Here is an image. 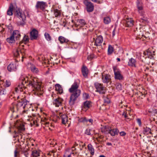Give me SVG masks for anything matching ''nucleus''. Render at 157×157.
Listing matches in <instances>:
<instances>
[{"label":"nucleus","instance_id":"nucleus-24","mask_svg":"<svg viewBox=\"0 0 157 157\" xmlns=\"http://www.w3.org/2000/svg\"><path fill=\"white\" fill-rule=\"evenodd\" d=\"M58 39L61 44L64 43H67L69 41V40L67 39L62 36H59Z\"/></svg>","mask_w":157,"mask_h":157},{"label":"nucleus","instance_id":"nucleus-63","mask_svg":"<svg viewBox=\"0 0 157 157\" xmlns=\"http://www.w3.org/2000/svg\"><path fill=\"white\" fill-rule=\"evenodd\" d=\"M93 58V57L92 56H91L90 58H89V57H88L87 58V59H92Z\"/></svg>","mask_w":157,"mask_h":157},{"label":"nucleus","instance_id":"nucleus-22","mask_svg":"<svg viewBox=\"0 0 157 157\" xmlns=\"http://www.w3.org/2000/svg\"><path fill=\"white\" fill-rule=\"evenodd\" d=\"M61 118L62 119V122L63 124H65L67 121V117L65 114H62L61 116Z\"/></svg>","mask_w":157,"mask_h":157},{"label":"nucleus","instance_id":"nucleus-62","mask_svg":"<svg viewBox=\"0 0 157 157\" xmlns=\"http://www.w3.org/2000/svg\"><path fill=\"white\" fill-rule=\"evenodd\" d=\"M91 1L94 2H97L98 0H91Z\"/></svg>","mask_w":157,"mask_h":157},{"label":"nucleus","instance_id":"nucleus-37","mask_svg":"<svg viewBox=\"0 0 157 157\" xmlns=\"http://www.w3.org/2000/svg\"><path fill=\"white\" fill-rule=\"evenodd\" d=\"M21 151L23 153L26 157H28L29 153L28 151L25 149H21Z\"/></svg>","mask_w":157,"mask_h":157},{"label":"nucleus","instance_id":"nucleus-15","mask_svg":"<svg viewBox=\"0 0 157 157\" xmlns=\"http://www.w3.org/2000/svg\"><path fill=\"white\" fill-rule=\"evenodd\" d=\"M103 41V40L102 36H98L95 40L94 45L97 46H100Z\"/></svg>","mask_w":157,"mask_h":157},{"label":"nucleus","instance_id":"nucleus-59","mask_svg":"<svg viewBox=\"0 0 157 157\" xmlns=\"http://www.w3.org/2000/svg\"><path fill=\"white\" fill-rule=\"evenodd\" d=\"M71 153L70 154L68 155H64V157H70L71 156Z\"/></svg>","mask_w":157,"mask_h":157},{"label":"nucleus","instance_id":"nucleus-26","mask_svg":"<svg viewBox=\"0 0 157 157\" xmlns=\"http://www.w3.org/2000/svg\"><path fill=\"white\" fill-rule=\"evenodd\" d=\"M91 102L89 101H86L84 102V108L88 109L91 106Z\"/></svg>","mask_w":157,"mask_h":157},{"label":"nucleus","instance_id":"nucleus-11","mask_svg":"<svg viewBox=\"0 0 157 157\" xmlns=\"http://www.w3.org/2000/svg\"><path fill=\"white\" fill-rule=\"evenodd\" d=\"M15 61L14 63H11L7 67L8 70L10 72L15 71L17 70V66H18V65H16V63L18 61L17 59H15Z\"/></svg>","mask_w":157,"mask_h":157},{"label":"nucleus","instance_id":"nucleus-40","mask_svg":"<svg viewBox=\"0 0 157 157\" xmlns=\"http://www.w3.org/2000/svg\"><path fill=\"white\" fill-rule=\"evenodd\" d=\"M78 121L80 122H88L87 119L86 117H82L78 119Z\"/></svg>","mask_w":157,"mask_h":157},{"label":"nucleus","instance_id":"nucleus-13","mask_svg":"<svg viewBox=\"0 0 157 157\" xmlns=\"http://www.w3.org/2000/svg\"><path fill=\"white\" fill-rule=\"evenodd\" d=\"M63 99L60 98H58L53 100V103L56 107H58L61 105Z\"/></svg>","mask_w":157,"mask_h":157},{"label":"nucleus","instance_id":"nucleus-4","mask_svg":"<svg viewBox=\"0 0 157 157\" xmlns=\"http://www.w3.org/2000/svg\"><path fill=\"white\" fill-rule=\"evenodd\" d=\"M29 102L27 101L25 99H21V101H18V103L17 104L16 106L13 107L12 111H13V112L17 111L19 108L22 106H23V109H25L27 105V103Z\"/></svg>","mask_w":157,"mask_h":157},{"label":"nucleus","instance_id":"nucleus-3","mask_svg":"<svg viewBox=\"0 0 157 157\" xmlns=\"http://www.w3.org/2000/svg\"><path fill=\"white\" fill-rule=\"evenodd\" d=\"M81 90H76V91L71 92V94L70 97V100L69 103L70 105H73L77 98L80 96L81 94Z\"/></svg>","mask_w":157,"mask_h":157},{"label":"nucleus","instance_id":"nucleus-14","mask_svg":"<svg viewBox=\"0 0 157 157\" xmlns=\"http://www.w3.org/2000/svg\"><path fill=\"white\" fill-rule=\"evenodd\" d=\"M79 87V84L76 82H75L71 86V87L69 89L70 92H72L76 91L78 89V88Z\"/></svg>","mask_w":157,"mask_h":157},{"label":"nucleus","instance_id":"nucleus-16","mask_svg":"<svg viewBox=\"0 0 157 157\" xmlns=\"http://www.w3.org/2000/svg\"><path fill=\"white\" fill-rule=\"evenodd\" d=\"M82 72L83 76L85 78H86L88 74V70L87 67L83 65L82 68Z\"/></svg>","mask_w":157,"mask_h":157},{"label":"nucleus","instance_id":"nucleus-10","mask_svg":"<svg viewBox=\"0 0 157 157\" xmlns=\"http://www.w3.org/2000/svg\"><path fill=\"white\" fill-rule=\"evenodd\" d=\"M154 53V51H153L152 52L150 49H149L146 52H144L143 53L144 56V58L145 59L148 58L150 59H152L153 58V55H155Z\"/></svg>","mask_w":157,"mask_h":157},{"label":"nucleus","instance_id":"nucleus-28","mask_svg":"<svg viewBox=\"0 0 157 157\" xmlns=\"http://www.w3.org/2000/svg\"><path fill=\"white\" fill-rule=\"evenodd\" d=\"M31 155L33 157H38L40 156V153L36 150H33L32 151Z\"/></svg>","mask_w":157,"mask_h":157},{"label":"nucleus","instance_id":"nucleus-8","mask_svg":"<svg viewBox=\"0 0 157 157\" xmlns=\"http://www.w3.org/2000/svg\"><path fill=\"white\" fill-rule=\"evenodd\" d=\"M84 2L86 6L87 12H92L93 11L94 6L91 2H89L86 0H85Z\"/></svg>","mask_w":157,"mask_h":157},{"label":"nucleus","instance_id":"nucleus-41","mask_svg":"<svg viewBox=\"0 0 157 157\" xmlns=\"http://www.w3.org/2000/svg\"><path fill=\"white\" fill-rule=\"evenodd\" d=\"M29 40V36H27L25 35L23 38V41L24 42H27Z\"/></svg>","mask_w":157,"mask_h":157},{"label":"nucleus","instance_id":"nucleus-64","mask_svg":"<svg viewBox=\"0 0 157 157\" xmlns=\"http://www.w3.org/2000/svg\"><path fill=\"white\" fill-rule=\"evenodd\" d=\"M72 150L74 151V150L75 149V148L74 147H73L72 148Z\"/></svg>","mask_w":157,"mask_h":157},{"label":"nucleus","instance_id":"nucleus-52","mask_svg":"<svg viewBox=\"0 0 157 157\" xmlns=\"http://www.w3.org/2000/svg\"><path fill=\"white\" fill-rule=\"evenodd\" d=\"M19 53L17 51L14 54V56L15 57H16V58H18V56H19Z\"/></svg>","mask_w":157,"mask_h":157},{"label":"nucleus","instance_id":"nucleus-49","mask_svg":"<svg viewBox=\"0 0 157 157\" xmlns=\"http://www.w3.org/2000/svg\"><path fill=\"white\" fill-rule=\"evenodd\" d=\"M105 130H106V132H106V133H108V132L109 131V130H110V128L108 126H105Z\"/></svg>","mask_w":157,"mask_h":157},{"label":"nucleus","instance_id":"nucleus-48","mask_svg":"<svg viewBox=\"0 0 157 157\" xmlns=\"http://www.w3.org/2000/svg\"><path fill=\"white\" fill-rule=\"evenodd\" d=\"M90 129H86L85 131V133L88 135H90Z\"/></svg>","mask_w":157,"mask_h":157},{"label":"nucleus","instance_id":"nucleus-58","mask_svg":"<svg viewBox=\"0 0 157 157\" xmlns=\"http://www.w3.org/2000/svg\"><path fill=\"white\" fill-rule=\"evenodd\" d=\"M112 35H113V36H114L115 35V29H114L113 31Z\"/></svg>","mask_w":157,"mask_h":157},{"label":"nucleus","instance_id":"nucleus-44","mask_svg":"<svg viewBox=\"0 0 157 157\" xmlns=\"http://www.w3.org/2000/svg\"><path fill=\"white\" fill-rule=\"evenodd\" d=\"M104 102L105 103L108 104L110 102L109 99L107 98H105L104 99Z\"/></svg>","mask_w":157,"mask_h":157},{"label":"nucleus","instance_id":"nucleus-53","mask_svg":"<svg viewBox=\"0 0 157 157\" xmlns=\"http://www.w3.org/2000/svg\"><path fill=\"white\" fill-rule=\"evenodd\" d=\"M122 115L124 116L125 118H127L128 116L126 115V113L124 112L122 113Z\"/></svg>","mask_w":157,"mask_h":157},{"label":"nucleus","instance_id":"nucleus-36","mask_svg":"<svg viewBox=\"0 0 157 157\" xmlns=\"http://www.w3.org/2000/svg\"><path fill=\"white\" fill-rule=\"evenodd\" d=\"M44 36L48 41H50L51 40V37L48 33H45L44 34Z\"/></svg>","mask_w":157,"mask_h":157},{"label":"nucleus","instance_id":"nucleus-17","mask_svg":"<svg viewBox=\"0 0 157 157\" xmlns=\"http://www.w3.org/2000/svg\"><path fill=\"white\" fill-rule=\"evenodd\" d=\"M108 133L110 134L112 136H114L118 134L119 131L117 128H114L109 130Z\"/></svg>","mask_w":157,"mask_h":157},{"label":"nucleus","instance_id":"nucleus-33","mask_svg":"<svg viewBox=\"0 0 157 157\" xmlns=\"http://www.w3.org/2000/svg\"><path fill=\"white\" fill-rule=\"evenodd\" d=\"M137 6L139 11L142 10L143 8L140 2V0H137Z\"/></svg>","mask_w":157,"mask_h":157},{"label":"nucleus","instance_id":"nucleus-46","mask_svg":"<svg viewBox=\"0 0 157 157\" xmlns=\"http://www.w3.org/2000/svg\"><path fill=\"white\" fill-rule=\"evenodd\" d=\"M89 97V95L88 94L86 93L83 94V98L85 99H86L88 98Z\"/></svg>","mask_w":157,"mask_h":157},{"label":"nucleus","instance_id":"nucleus-38","mask_svg":"<svg viewBox=\"0 0 157 157\" xmlns=\"http://www.w3.org/2000/svg\"><path fill=\"white\" fill-rule=\"evenodd\" d=\"M6 93V92L5 88H2L1 89H0V95H5Z\"/></svg>","mask_w":157,"mask_h":157},{"label":"nucleus","instance_id":"nucleus-45","mask_svg":"<svg viewBox=\"0 0 157 157\" xmlns=\"http://www.w3.org/2000/svg\"><path fill=\"white\" fill-rule=\"evenodd\" d=\"M19 152L16 149L14 151V157H19Z\"/></svg>","mask_w":157,"mask_h":157},{"label":"nucleus","instance_id":"nucleus-29","mask_svg":"<svg viewBox=\"0 0 157 157\" xmlns=\"http://www.w3.org/2000/svg\"><path fill=\"white\" fill-rule=\"evenodd\" d=\"M136 61L135 59H129L128 62V65L135 67Z\"/></svg>","mask_w":157,"mask_h":157},{"label":"nucleus","instance_id":"nucleus-61","mask_svg":"<svg viewBox=\"0 0 157 157\" xmlns=\"http://www.w3.org/2000/svg\"><path fill=\"white\" fill-rule=\"evenodd\" d=\"M99 157H106L104 155H100Z\"/></svg>","mask_w":157,"mask_h":157},{"label":"nucleus","instance_id":"nucleus-42","mask_svg":"<svg viewBox=\"0 0 157 157\" xmlns=\"http://www.w3.org/2000/svg\"><path fill=\"white\" fill-rule=\"evenodd\" d=\"M116 89L118 90H122L121 85L119 83H117L116 84Z\"/></svg>","mask_w":157,"mask_h":157},{"label":"nucleus","instance_id":"nucleus-21","mask_svg":"<svg viewBox=\"0 0 157 157\" xmlns=\"http://www.w3.org/2000/svg\"><path fill=\"white\" fill-rule=\"evenodd\" d=\"M12 35L17 40L18 39L19 37L21 36L19 31L17 30L13 31Z\"/></svg>","mask_w":157,"mask_h":157},{"label":"nucleus","instance_id":"nucleus-9","mask_svg":"<svg viewBox=\"0 0 157 157\" xmlns=\"http://www.w3.org/2000/svg\"><path fill=\"white\" fill-rule=\"evenodd\" d=\"M38 32L35 29H33L30 33V38L31 40L37 39L38 37Z\"/></svg>","mask_w":157,"mask_h":157},{"label":"nucleus","instance_id":"nucleus-34","mask_svg":"<svg viewBox=\"0 0 157 157\" xmlns=\"http://www.w3.org/2000/svg\"><path fill=\"white\" fill-rule=\"evenodd\" d=\"M53 12L55 17H57L60 15L59 11L57 9L54 10Z\"/></svg>","mask_w":157,"mask_h":157},{"label":"nucleus","instance_id":"nucleus-57","mask_svg":"<svg viewBox=\"0 0 157 157\" xmlns=\"http://www.w3.org/2000/svg\"><path fill=\"white\" fill-rule=\"evenodd\" d=\"M14 133H15V135L13 136V137L14 138H15L17 136V133L15 131H14Z\"/></svg>","mask_w":157,"mask_h":157},{"label":"nucleus","instance_id":"nucleus-6","mask_svg":"<svg viewBox=\"0 0 157 157\" xmlns=\"http://www.w3.org/2000/svg\"><path fill=\"white\" fill-rule=\"evenodd\" d=\"M113 69L115 79L119 80L123 79V77L121 73L120 70L116 66L113 67Z\"/></svg>","mask_w":157,"mask_h":157},{"label":"nucleus","instance_id":"nucleus-60","mask_svg":"<svg viewBox=\"0 0 157 157\" xmlns=\"http://www.w3.org/2000/svg\"><path fill=\"white\" fill-rule=\"evenodd\" d=\"M107 145L108 146H111L112 145V143L109 142H108L107 143Z\"/></svg>","mask_w":157,"mask_h":157},{"label":"nucleus","instance_id":"nucleus-19","mask_svg":"<svg viewBox=\"0 0 157 157\" xmlns=\"http://www.w3.org/2000/svg\"><path fill=\"white\" fill-rule=\"evenodd\" d=\"M29 65H30V68L32 71L33 73H38L39 71L35 65L31 63H29Z\"/></svg>","mask_w":157,"mask_h":157},{"label":"nucleus","instance_id":"nucleus-55","mask_svg":"<svg viewBox=\"0 0 157 157\" xmlns=\"http://www.w3.org/2000/svg\"><path fill=\"white\" fill-rule=\"evenodd\" d=\"M20 129L22 131L24 130L25 129V128H24V125H22Z\"/></svg>","mask_w":157,"mask_h":157},{"label":"nucleus","instance_id":"nucleus-7","mask_svg":"<svg viewBox=\"0 0 157 157\" xmlns=\"http://www.w3.org/2000/svg\"><path fill=\"white\" fill-rule=\"evenodd\" d=\"M94 86L97 90L96 91L101 94H104L105 93V88L103 86L102 84L96 82L94 84Z\"/></svg>","mask_w":157,"mask_h":157},{"label":"nucleus","instance_id":"nucleus-51","mask_svg":"<svg viewBox=\"0 0 157 157\" xmlns=\"http://www.w3.org/2000/svg\"><path fill=\"white\" fill-rule=\"evenodd\" d=\"M120 134L121 136H124L125 135L126 133L122 131L120 132Z\"/></svg>","mask_w":157,"mask_h":157},{"label":"nucleus","instance_id":"nucleus-12","mask_svg":"<svg viewBox=\"0 0 157 157\" xmlns=\"http://www.w3.org/2000/svg\"><path fill=\"white\" fill-rule=\"evenodd\" d=\"M102 79L104 83H108L109 82L110 84L111 82L110 76L109 75H102Z\"/></svg>","mask_w":157,"mask_h":157},{"label":"nucleus","instance_id":"nucleus-50","mask_svg":"<svg viewBox=\"0 0 157 157\" xmlns=\"http://www.w3.org/2000/svg\"><path fill=\"white\" fill-rule=\"evenodd\" d=\"M137 121L138 123V124L140 126H141V122L140 119L139 118H138L137 119Z\"/></svg>","mask_w":157,"mask_h":157},{"label":"nucleus","instance_id":"nucleus-1","mask_svg":"<svg viewBox=\"0 0 157 157\" xmlns=\"http://www.w3.org/2000/svg\"><path fill=\"white\" fill-rule=\"evenodd\" d=\"M21 84H19L17 87L15 88L16 92L20 90V91H23V89L26 88L24 86V84L29 86H31L33 88V90L34 91L35 94L42 95L43 94V88L41 87L40 84L37 81V79L36 78H29L25 76L22 75L20 78Z\"/></svg>","mask_w":157,"mask_h":157},{"label":"nucleus","instance_id":"nucleus-18","mask_svg":"<svg viewBox=\"0 0 157 157\" xmlns=\"http://www.w3.org/2000/svg\"><path fill=\"white\" fill-rule=\"evenodd\" d=\"M133 25V21L131 19H127L126 21L125 26L127 27H131Z\"/></svg>","mask_w":157,"mask_h":157},{"label":"nucleus","instance_id":"nucleus-35","mask_svg":"<svg viewBox=\"0 0 157 157\" xmlns=\"http://www.w3.org/2000/svg\"><path fill=\"white\" fill-rule=\"evenodd\" d=\"M111 21L110 18L109 17H106L104 18V22L105 24H108Z\"/></svg>","mask_w":157,"mask_h":157},{"label":"nucleus","instance_id":"nucleus-56","mask_svg":"<svg viewBox=\"0 0 157 157\" xmlns=\"http://www.w3.org/2000/svg\"><path fill=\"white\" fill-rule=\"evenodd\" d=\"M88 121H89V122L91 123H92L93 122V120L91 119H87Z\"/></svg>","mask_w":157,"mask_h":157},{"label":"nucleus","instance_id":"nucleus-54","mask_svg":"<svg viewBox=\"0 0 157 157\" xmlns=\"http://www.w3.org/2000/svg\"><path fill=\"white\" fill-rule=\"evenodd\" d=\"M55 62H54L56 64H58L59 63L60 61V60L59 59H55Z\"/></svg>","mask_w":157,"mask_h":157},{"label":"nucleus","instance_id":"nucleus-27","mask_svg":"<svg viewBox=\"0 0 157 157\" xmlns=\"http://www.w3.org/2000/svg\"><path fill=\"white\" fill-rule=\"evenodd\" d=\"M88 148L90 153L92 155H94V149L92 145L91 144H89L88 145Z\"/></svg>","mask_w":157,"mask_h":157},{"label":"nucleus","instance_id":"nucleus-5","mask_svg":"<svg viewBox=\"0 0 157 157\" xmlns=\"http://www.w3.org/2000/svg\"><path fill=\"white\" fill-rule=\"evenodd\" d=\"M47 6L46 2L43 1H37L35 5V8L37 10V13L39 12V9L42 10H44Z\"/></svg>","mask_w":157,"mask_h":157},{"label":"nucleus","instance_id":"nucleus-47","mask_svg":"<svg viewBox=\"0 0 157 157\" xmlns=\"http://www.w3.org/2000/svg\"><path fill=\"white\" fill-rule=\"evenodd\" d=\"M33 124H32V123H31V124H32V125H36V126H39V124L37 123V121L36 120H34L33 121Z\"/></svg>","mask_w":157,"mask_h":157},{"label":"nucleus","instance_id":"nucleus-25","mask_svg":"<svg viewBox=\"0 0 157 157\" xmlns=\"http://www.w3.org/2000/svg\"><path fill=\"white\" fill-rule=\"evenodd\" d=\"M140 21L141 23H143L144 24H147L148 22L147 17H141L140 20Z\"/></svg>","mask_w":157,"mask_h":157},{"label":"nucleus","instance_id":"nucleus-20","mask_svg":"<svg viewBox=\"0 0 157 157\" xmlns=\"http://www.w3.org/2000/svg\"><path fill=\"white\" fill-rule=\"evenodd\" d=\"M143 132L144 135H147L149 134H152V133L151 132V129L147 127L144 128Z\"/></svg>","mask_w":157,"mask_h":157},{"label":"nucleus","instance_id":"nucleus-39","mask_svg":"<svg viewBox=\"0 0 157 157\" xmlns=\"http://www.w3.org/2000/svg\"><path fill=\"white\" fill-rule=\"evenodd\" d=\"M11 85L10 82L9 80H6L4 82V86L5 87H7Z\"/></svg>","mask_w":157,"mask_h":157},{"label":"nucleus","instance_id":"nucleus-32","mask_svg":"<svg viewBox=\"0 0 157 157\" xmlns=\"http://www.w3.org/2000/svg\"><path fill=\"white\" fill-rule=\"evenodd\" d=\"M149 112L151 113L152 115L157 116V109H153L149 110Z\"/></svg>","mask_w":157,"mask_h":157},{"label":"nucleus","instance_id":"nucleus-43","mask_svg":"<svg viewBox=\"0 0 157 157\" xmlns=\"http://www.w3.org/2000/svg\"><path fill=\"white\" fill-rule=\"evenodd\" d=\"M78 22L82 26L86 24L85 21L83 19H80L79 20Z\"/></svg>","mask_w":157,"mask_h":157},{"label":"nucleus","instance_id":"nucleus-23","mask_svg":"<svg viewBox=\"0 0 157 157\" xmlns=\"http://www.w3.org/2000/svg\"><path fill=\"white\" fill-rule=\"evenodd\" d=\"M56 90L59 93L61 94L63 92V90L61 86L59 84H57L55 86Z\"/></svg>","mask_w":157,"mask_h":157},{"label":"nucleus","instance_id":"nucleus-31","mask_svg":"<svg viewBox=\"0 0 157 157\" xmlns=\"http://www.w3.org/2000/svg\"><path fill=\"white\" fill-rule=\"evenodd\" d=\"M14 38L13 36L12 35L10 37L7 38L6 40L9 43H12L15 41Z\"/></svg>","mask_w":157,"mask_h":157},{"label":"nucleus","instance_id":"nucleus-30","mask_svg":"<svg viewBox=\"0 0 157 157\" xmlns=\"http://www.w3.org/2000/svg\"><path fill=\"white\" fill-rule=\"evenodd\" d=\"M113 47L111 45H109L108 46V55H111L113 52Z\"/></svg>","mask_w":157,"mask_h":157},{"label":"nucleus","instance_id":"nucleus-2","mask_svg":"<svg viewBox=\"0 0 157 157\" xmlns=\"http://www.w3.org/2000/svg\"><path fill=\"white\" fill-rule=\"evenodd\" d=\"M13 11H14L15 16L17 17L19 19L21 20L22 21H18L17 25L19 26H23L25 24V21L26 20V16L24 13L21 12L19 9H15L14 5L11 3L7 11V14L8 15L11 16L13 14Z\"/></svg>","mask_w":157,"mask_h":157}]
</instances>
